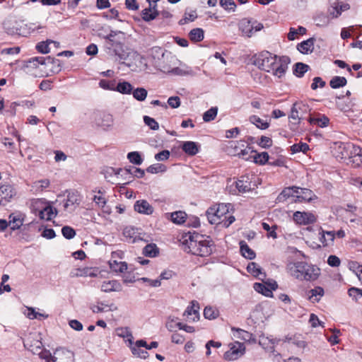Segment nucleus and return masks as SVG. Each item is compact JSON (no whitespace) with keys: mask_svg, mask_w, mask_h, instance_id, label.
I'll use <instances>...</instances> for the list:
<instances>
[{"mask_svg":"<svg viewBox=\"0 0 362 362\" xmlns=\"http://www.w3.org/2000/svg\"><path fill=\"white\" fill-rule=\"evenodd\" d=\"M286 270L290 276L300 281H313L320 274L319 268L303 261L288 263Z\"/></svg>","mask_w":362,"mask_h":362,"instance_id":"f257e3e1","label":"nucleus"},{"mask_svg":"<svg viewBox=\"0 0 362 362\" xmlns=\"http://www.w3.org/2000/svg\"><path fill=\"white\" fill-rule=\"evenodd\" d=\"M189 252L200 257H208L213 252L214 243L209 236L194 233L185 240Z\"/></svg>","mask_w":362,"mask_h":362,"instance_id":"f03ea898","label":"nucleus"},{"mask_svg":"<svg viewBox=\"0 0 362 362\" xmlns=\"http://www.w3.org/2000/svg\"><path fill=\"white\" fill-rule=\"evenodd\" d=\"M124 33L119 30H110L109 34L100 33V37L105 40V47L108 53L117 56L120 59H125L123 49Z\"/></svg>","mask_w":362,"mask_h":362,"instance_id":"7ed1b4c3","label":"nucleus"},{"mask_svg":"<svg viewBox=\"0 0 362 362\" xmlns=\"http://www.w3.org/2000/svg\"><path fill=\"white\" fill-rule=\"evenodd\" d=\"M46 362H72L73 353L64 349H57L52 356L49 350L41 349L38 353Z\"/></svg>","mask_w":362,"mask_h":362,"instance_id":"20e7f679","label":"nucleus"},{"mask_svg":"<svg viewBox=\"0 0 362 362\" xmlns=\"http://www.w3.org/2000/svg\"><path fill=\"white\" fill-rule=\"evenodd\" d=\"M33 210L38 214L40 219L50 221L57 214L56 209L45 203L42 199H35L32 202Z\"/></svg>","mask_w":362,"mask_h":362,"instance_id":"39448f33","label":"nucleus"},{"mask_svg":"<svg viewBox=\"0 0 362 362\" xmlns=\"http://www.w3.org/2000/svg\"><path fill=\"white\" fill-rule=\"evenodd\" d=\"M275 59L276 54H273L268 51H262L253 57V64L259 69L270 73V69L275 62Z\"/></svg>","mask_w":362,"mask_h":362,"instance_id":"423d86ee","label":"nucleus"},{"mask_svg":"<svg viewBox=\"0 0 362 362\" xmlns=\"http://www.w3.org/2000/svg\"><path fill=\"white\" fill-rule=\"evenodd\" d=\"M230 204H219L207 209L206 215L211 224H220L228 214Z\"/></svg>","mask_w":362,"mask_h":362,"instance_id":"0eeeda50","label":"nucleus"},{"mask_svg":"<svg viewBox=\"0 0 362 362\" xmlns=\"http://www.w3.org/2000/svg\"><path fill=\"white\" fill-rule=\"evenodd\" d=\"M339 148L350 151V153H347L346 155L342 153V157L349 156L350 162L355 167L362 166V148L350 143H341Z\"/></svg>","mask_w":362,"mask_h":362,"instance_id":"6e6552de","label":"nucleus"},{"mask_svg":"<svg viewBox=\"0 0 362 362\" xmlns=\"http://www.w3.org/2000/svg\"><path fill=\"white\" fill-rule=\"evenodd\" d=\"M275 62L273 64L272 68L270 69V73L273 76L281 78L285 76L288 64L291 63V59L287 56L279 57L276 55Z\"/></svg>","mask_w":362,"mask_h":362,"instance_id":"1a4fd4ad","label":"nucleus"},{"mask_svg":"<svg viewBox=\"0 0 362 362\" xmlns=\"http://www.w3.org/2000/svg\"><path fill=\"white\" fill-rule=\"evenodd\" d=\"M233 186H230V192L236 194H244L246 192H251L255 188V185L252 184L248 176H241L239 180L235 182V189H233Z\"/></svg>","mask_w":362,"mask_h":362,"instance_id":"9d476101","label":"nucleus"},{"mask_svg":"<svg viewBox=\"0 0 362 362\" xmlns=\"http://www.w3.org/2000/svg\"><path fill=\"white\" fill-rule=\"evenodd\" d=\"M4 29L9 35H18L20 36H27L30 33V28L27 24L23 22L14 21L13 23L7 22L4 24Z\"/></svg>","mask_w":362,"mask_h":362,"instance_id":"9b49d317","label":"nucleus"},{"mask_svg":"<svg viewBox=\"0 0 362 362\" xmlns=\"http://www.w3.org/2000/svg\"><path fill=\"white\" fill-rule=\"evenodd\" d=\"M280 342L282 344V339L272 338L271 337H262L260 338L259 344L267 352L272 353L276 361L279 362L281 355L276 352L275 346Z\"/></svg>","mask_w":362,"mask_h":362,"instance_id":"f8f14e48","label":"nucleus"},{"mask_svg":"<svg viewBox=\"0 0 362 362\" xmlns=\"http://www.w3.org/2000/svg\"><path fill=\"white\" fill-rule=\"evenodd\" d=\"M245 347L243 344L235 342L230 344V349L224 353L223 358L226 361H235L242 356L245 353Z\"/></svg>","mask_w":362,"mask_h":362,"instance_id":"ddd939ff","label":"nucleus"},{"mask_svg":"<svg viewBox=\"0 0 362 362\" xmlns=\"http://www.w3.org/2000/svg\"><path fill=\"white\" fill-rule=\"evenodd\" d=\"M81 202V197L77 191L69 192L66 202L64 204V209L69 212L74 211Z\"/></svg>","mask_w":362,"mask_h":362,"instance_id":"4468645a","label":"nucleus"},{"mask_svg":"<svg viewBox=\"0 0 362 362\" xmlns=\"http://www.w3.org/2000/svg\"><path fill=\"white\" fill-rule=\"evenodd\" d=\"M123 235L126 239L132 243H135L139 241H148L144 239L145 234L140 233L138 228L132 226H127L123 230Z\"/></svg>","mask_w":362,"mask_h":362,"instance_id":"2eb2a0df","label":"nucleus"},{"mask_svg":"<svg viewBox=\"0 0 362 362\" xmlns=\"http://www.w3.org/2000/svg\"><path fill=\"white\" fill-rule=\"evenodd\" d=\"M13 187L9 184L0 186V205L5 206L16 195Z\"/></svg>","mask_w":362,"mask_h":362,"instance_id":"dca6fc26","label":"nucleus"},{"mask_svg":"<svg viewBox=\"0 0 362 362\" xmlns=\"http://www.w3.org/2000/svg\"><path fill=\"white\" fill-rule=\"evenodd\" d=\"M278 287V285L275 281L265 285L262 283H255L253 288L254 289L262 295L267 297L272 296V291H275Z\"/></svg>","mask_w":362,"mask_h":362,"instance_id":"f3484780","label":"nucleus"},{"mask_svg":"<svg viewBox=\"0 0 362 362\" xmlns=\"http://www.w3.org/2000/svg\"><path fill=\"white\" fill-rule=\"evenodd\" d=\"M293 220L300 225H307L315 222V216L308 212L296 211L293 214Z\"/></svg>","mask_w":362,"mask_h":362,"instance_id":"a211bd4d","label":"nucleus"},{"mask_svg":"<svg viewBox=\"0 0 362 362\" xmlns=\"http://www.w3.org/2000/svg\"><path fill=\"white\" fill-rule=\"evenodd\" d=\"M134 210L139 214L151 215L153 212V206L144 199L138 200L134 206Z\"/></svg>","mask_w":362,"mask_h":362,"instance_id":"6ab92c4d","label":"nucleus"},{"mask_svg":"<svg viewBox=\"0 0 362 362\" xmlns=\"http://www.w3.org/2000/svg\"><path fill=\"white\" fill-rule=\"evenodd\" d=\"M55 62H58V60L51 57H35L30 59L27 62V66H33L34 68H37L38 64H52L55 63Z\"/></svg>","mask_w":362,"mask_h":362,"instance_id":"aec40b11","label":"nucleus"},{"mask_svg":"<svg viewBox=\"0 0 362 362\" xmlns=\"http://www.w3.org/2000/svg\"><path fill=\"white\" fill-rule=\"evenodd\" d=\"M294 194H296V195L299 194V187L296 186L286 187L278 195L276 198V202H284L288 198L293 197Z\"/></svg>","mask_w":362,"mask_h":362,"instance_id":"412c9836","label":"nucleus"},{"mask_svg":"<svg viewBox=\"0 0 362 362\" xmlns=\"http://www.w3.org/2000/svg\"><path fill=\"white\" fill-rule=\"evenodd\" d=\"M308 110V106L303 103H295L291 108V115L289 117L292 119H298V123L301 120V117L299 116V112H305Z\"/></svg>","mask_w":362,"mask_h":362,"instance_id":"4be33fe9","label":"nucleus"},{"mask_svg":"<svg viewBox=\"0 0 362 362\" xmlns=\"http://www.w3.org/2000/svg\"><path fill=\"white\" fill-rule=\"evenodd\" d=\"M90 310L94 313H100L116 310V307L113 303L107 304L105 302L98 301L95 305L90 306Z\"/></svg>","mask_w":362,"mask_h":362,"instance_id":"5701e85b","label":"nucleus"},{"mask_svg":"<svg viewBox=\"0 0 362 362\" xmlns=\"http://www.w3.org/2000/svg\"><path fill=\"white\" fill-rule=\"evenodd\" d=\"M315 38L310 37L304 40L297 45V49L302 54H308L312 52L314 49V44Z\"/></svg>","mask_w":362,"mask_h":362,"instance_id":"b1692460","label":"nucleus"},{"mask_svg":"<svg viewBox=\"0 0 362 362\" xmlns=\"http://www.w3.org/2000/svg\"><path fill=\"white\" fill-rule=\"evenodd\" d=\"M182 149L186 154L192 156L198 153L199 146L196 142L188 141L182 143Z\"/></svg>","mask_w":362,"mask_h":362,"instance_id":"393cba45","label":"nucleus"},{"mask_svg":"<svg viewBox=\"0 0 362 362\" xmlns=\"http://www.w3.org/2000/svg\"><path fill=\"white\" fill-rule=\"evenodd\" d=\"M101 290L104 292L120 291L122 286L119 282L115 280L104 281L101 285Z\"/></svg>","mask_w":362,"mask_h":362,"instance_id":"a878e982","label":"nucleus"},{"mask_svg":"<svg viewBox=\"0 0 362 362\" xmlns=\"http://www.w3.org/2000/svg\"><path fill=\"white\" fill-rule=\"evenodd\" d=\"M239 28L242 33L248 37L254 34L252 22L250 20L243 19L239 24Z\"/></svg>","mask_w":362,"mask_h":362,"instance_id":"bb28decb","label":"nucleus"},{"mask_svg":"<svg viewBox=\"0 0 362 362\" xmlns=\"http://www.w3.org/2000/svg\"><path fill=\"white\" fill-rule=\"evenodd\" d=\"M8 219V226L12 230L20 228L23 223V219L21 214H11L9 216Z\"/></svg>","mask_w":362,"mask_h":362,"instance_id":"cd10ccee","label":"nucleus"},{"mask_svg":"<svg viewBox=\"0 0 362 362\" xmlns=\"http://www.w3.org/2000/svg\"><path fill=\"white\" fill-rule=\"evenodd\" d=\"M282 345L284 346L285 348L296 346L300 349H303L306 346V342L303 340L297 339L295 337H286L285 339L282 340Z\"/></svg>","mask_w":362,"mask_h":362,"instance_id":"c85d7f7f","label":"nucleus"},{"mask_svg":"<svg viewBox=\"0 0 362 362\" xmlns=\"http://www.w3.org/2000/svg\"><path fill=\"white\" fill-rule=\"evenodd\" d=\"M231 330L233 332V335L235 337L240 339L243 341H250L254 339L252 334L249 332L235 327H232Z\"/></svg>","mask_w":362,"mask_h":362,"instance_id":"c756f323","label":"nucleus"},{"mask_svg":"<svg viewBox=\"0 0 362 362\" xmlns=\"http://www.w3.org/2000/svg\"><path fill=\"white\" fill-rule=\"evenodd\" d=\"M239 244L241 255L244 257L248 259H253L255 258V252L252 249L250 248V247L244 240H241Z\"/></svg>","mask_w":362,"mask_h":362,"instance_id":"7c9ffc66","label":"nucleus"},{"mask_svg":"<svg viewBox=\"0 0 362 362\" xmlns=\"http://www.w3.org/2000/svg\"><path fill=\"white\" fill-rule=\"evenodd\" d=\"M310 69V66L303 62H297L294 64L293 69V74L298 78H301Z\"/></svg>","mask_w":362,"mask_h":362,"instance_id":"2f4dec72","label":"nucleus"},{"mask_svg":"<svg viewBox=\"0 0 362 362\" xmlns=\"http://www.w3.org/2000/svg\"><path fill=\"white\" fill-rule=\"evenodd\" d=\"M141 18L146 22L154 20L158 16V11L155 8L152 11L151 4L148 8H146L141 11Z\"/></svg>","mask_w":362,"mask_h":362,"instance_id":"473e14b6","label":"nucleus"},{"mask_svg":"<svg viewBox=\"0 0 362 362\" xmlns=\"http://www.w3.org/2000/svg\"><path fill=\"white\" fill-rule=\"evenodd\" d=\"M95 118H98L99 119H102V121H96V124L98 126L105 127H110L112 123V116L109 114H101L97 113L95 114Z\"/></svg>","mask_w":362,"mask_h":362,"instance_id":"72a5a7b5","label":"nucleus"},{"mask_svg":"<svg viewBox=\"0 0 362 362\" xmlns=\"http://www.w3.org/2000/svg\"><path fill=\"white\" fill-rule=\"evenodd\" d=\"M308 121L310 124H316L322 128L328 126L329 119L327 116L322 115L320 117H309Z\"/></svg>","mask_w":362,"mask_h":362,"instance_id":"f704fd0d","label":"nucleus"},{"mask_svg":"<svg viewBox=\"0 0 362 362\" xmlns=\"http://www.w3.org/2000/svg\"><path fill=\"white\" fill-rule=\"evenodd\" d=\"M189 37L192 42H201L204 37V31L202 28H194L189 31Z\"/></svg>","mask_w":362,"mask_h":362,"instance_id":"c9c22d12","label":"nucleus"},{"mask_svg":"<svg viewBox=\"0 0 362 362\" xmlns=\"http://www.w3.org/2000/svg\"><path fill=\"white\" fill-rule=\"evenodd\" d=\"M143 254L146 257H156L159 254V248L154 243L148 244L144 247Z\"/></svg>","mask_w":362,"mask_h":362,"instance_id":"e433bc0d","label":"nucleus"},{"mask_svg":"<svg viewBox=\"0 0 362 362\" xmlns=\"http://www.w3.org/2000/svg\"><path fill=\"white\" fill-rule=\"evenodd\" d=\"M324 295V289L320 286H317L308 291V298L313 302H318Z\"/></svg>","mask_w":362,"mask_h":362,"instance_id":"4c0bfd02","label":"nucleus"},{"mask_svg":"<svg viewBox=\"0 0 362 362\" xmlns=\"http://www.w3.org/2000/svg\"><path fill=\"white\" fill-rule=\"evenodd\" d=\"M133 90V86L127 81L119 82L116 85L115 91L122 94H131Z\"/></svg>","mask_w":362,"mask_h":362,"instance_id":"58836bf2","label":"nucleus"},{"mask_svg":"<svg viewBox=\"0 0 362 362\" xmlns=\"http://www.w3.org/2000/svg\"><path fill=\"white\" fill-rule=\"evenodd\" d=\"M346 83L347 80L344 76H334L329 81V86L334 89L344 87Z\"/></svg>","mask_w":362,"mask_h":362,"instance_id":"ea45409f","label":"nucleus"},{"mask_svg":"<svg viewBox=\"0 0 362 362\" xmlns=\"http://www.w3.org/2000/svg\"><path fill=\"white\" fill-rule=\"evenodd\" d=\"M249 120L251 123L255 124L257 128L260 129H266L269 127V122L262 120L257 115L250 116Z\"/></svg>","mask_w":362,"mask_h":362,"instance_id":"a19ab883","label":"nucleus"},{"mask_svg":"<svg viewBox=\"0 0 362 362\" xmlns=\"http://www.w3.org/2000/svg\"><path fill=\"white\" fill-rule=\"evenodd\" d=\"M170 217L171 221L174 223L182 224L185 221L187 218V214L184 211H178L171 213Z\"/></svg>","mask_w":362,"mask_h":362,"instance_id":"79ce46f5","label":"nucleus"},{"mask_svg":"<svg viewBox=\"0 0 362 362\" xmlns=\"http://www.w3.org/2000/svg\"><path fill=\"white\" fill-rule=\"evenodd\" d=\"M199 308L198 304L195 305L194 302H192V305L187 308L183 315L187 317L194 315L192 320L194 321L196 318L199 317Z\"/></svg>","mask_w":362,"mask_h":362,"instance_id":"37998d69","label":"nucleus"},{"mask_svg":"<svg viewBox=\"0 0 362 362\" xmlns=\"http://www.w3.org/2000/svg\"><path fill=\"white\" fill-rule=\"evenodd\" d=\"M313 194V192L310 189L299 187V194L296 195V198L299 201H310L312 200Z\"/></svg>","mask_w":362,"mask_h":362,"instance_id":"c03bdc74","label":"nucleus"},{"mask_svg":"<svg viewBox=\"0 0 362 362\" xmlns=\"http://www.w3.org/2000/svg\"><path fill=\"white\" fill-rule=\"evenodd\" d=\"M255 154L252 156L253 160L255 163L259 164V165H264L267 162H268L269 156L268 153L267 152H262L259 153H257V152L255 153Z\"/></svg>","mask_w":362,"mask_h":362,"instance_id":"a18cd8bd","label":"nucleus"},{"mask_svg":"<svg viewBox=\"0 0 362 362\" xmlns=\"http://www.w3.org/2000/svg\"><path fill=\"white\" fill-rule=\"evenodd\" d=\"M218 113V107H211L207 111H206L203 115V120L205 122H209L213 121Z\"/></svg>","mask_w":362,"mask_h":362,"instance_id":"49530a36","label":"nucleus"},{"mask_svg":"<svg viewBox=\"0 0 362 362\" xmlns=\"http://www.w3.org/2000/svg\"><path fill=\"white\" fill-rule=\"evenodd\" d=\"M133 97L138 101L146 100L148 92L144 88H137L132 92Z\"/></svg>","mask_w":362,"mask_h":362,"instance_id":"de8ad7c7","label":"nucleus"},{"mask_svg":"<svg viewBox=\"0 0 362 362\" xmlns=\"http://www.w3.org/2000/svg\"><path fill=\"white\" fill-rule=\"evenodd\" d=\"M24 346H29V349L33 354H37L42 348V343L40 340L36 339L33 343L29 344V341L27 339L26 341L24 342Z\"/></svg>","mask_w":362,"mask_h":362,"instance_id":"09e8293b","label":"nucleus"},{"mask_svg":"<svg viewBox=\"0 0 362 362\" xmlns=\"http://www.w3.org/2000/svg\"><path fill=\"white\" fill-rule=\"evenodd\" d=\"M197 18V14L196 11H191L190 12H188L187 11H186L185 12L183 18L180 20L179 24L184 25L189 22H193Z\"/></svg>","mask_w":362,"mask_h":362,"instance_id":"8fccbe9b","label":"nucleus"},{"mask_svg":"<svg viewBox=\"0 0 362 362\" xmlns=\"http://www.w3.org/2000/svg\"><path fill=\"white\" fill-rule=\"evenodd\" d=\"M306 28L303 26H299L297 29L291 28L288 33V39L289 40H293L297 35H304L306 33Z\"/></svg>","mask_w":362,"mask_h":362,"instance_id":"3c124183","label":"nucleus"},{"mask_svg":"<svg viewBox=\"0 0 362 362\" xmlns=\"http://www.w3.org/2000/svg\"><path fill=\"white\" fill-rule=\"evenodd\" d=\"M204 316L209 320L216 319L218 316V310L213 307L206 306L204 310Z\"/></svg>","mask_w":362,"mask_h":362,"instance_id":"603ef678","label":"nucleus"},{"mask_svg":"<svg viewBox=\"0 0 362 362\" xmlns=\"http://www.w3.org/2000/svg\"><path fill=\"white\" fill-rule=\"evenodd\" d=\"M127 158L130 163L135 165H141L143 162V159L138 151L129 152L127 154Z\"/></svg>","mask_w":362,"mask_h":362,"instance_id":"864d4df0","label":"nucleus"},{"mask_svg":"<svg viewBox=\"0 0 362 362\" xmlns=\"http://www.w3.org/2000/svg\"><path fill=\"white\" fill-rule=\"evenodd\" d=\"M132 168L133 167L129 166V168H126L124 169L119 168L117 170L112 168H110L107 170V173L110 174L114 173L115 175H119L122 173V175H132L133 177Z\"/></svg>","mask_w":362,"mask_h":362,"instance_id":"5fc2aeb1","label":"nucleus"},{"mask_svg":"<svg viewBox=\"0 0 362 362\" xmlns=\"http://www.w3.org/2000/svg\"><path fill=\"white\" fill-rule=\"evenodd\" d=\"M26 316L30 320H34V319L40 320L41 317H43V318L48 317V315L36 312L33 308H28V313H26Z\"/></svg>","mask_w":362,"mask_h":362,"instance_id":"6e6d98bb","label":"nucleus"},{"mask_svg":"<svg viewBox=\"0 0 362 362\" xmlns=\"http://www.w3.org/2000/svg\"><path fill=\"white\" fill-rule=\"evenodd\" d=\"M220 6L223 7L227 11H235L236 4L233 0H220Z\"/></svg>","mask_w":362,"mask_h":362,"instance_id":"4d7b16f0","label":"nucleus"},{"mask_svg":"<svg viewBox=\"0 0 362 362\" xmlns=\"http://www.w3.org/2000/svg\"><path fill=\"white\" fill-rule=\"evenodd\" d=\"M291 150L293 153L298 152L305 153L309 150V146L306 143L295 144L291 146Z\"/></svg>","mask_w":362,"mask_h":362,"instance_id":"13d9d810","label":"nucleus"},{"mask_svg":"<svg viewBox=\"0 0 362 362\" xmlns=\"http://www.w3.org/2000/svg\"><path fill=\"white\" fill-rule=\"evenodd\" d=\"M110 267L116 272L122 273L127 269V264L124 262H117L116 261H114L113 263H110Z\"/></svg>","mask_w":362,"mask_h":362,"instance_id":"bf43d9fd","label":"nucleus"},{"mask_svg":"<svg viewBox=\"0 0 362 362\" xmlns=\"http://www.w3.org/2000/svg\"><path fill=\"white\" fill-rule=\"evenodd\" d=\"M146 171L149 173L155 174L159 172H165L166 167L160 163H156L148 166L146 168Z\"/></svg>","mask_w":362,"mask_h":362,"instance_id":"052dcab7","label":"nucleus"},{"mask_svg":"<svg viewBox=\"0 0 362 362\" xmlns=\"http://www.w3.org/2000/svg\"><path fill=\"white\" fill-rule=\"evenodd\" d=\"M247 270L254 276H258L261 274L260 267L255 262H250L247 267Z\"/></svg>","mask_w":362,"mask_h":362,"instance_id":"680f3d73","label":"nucleus"},{"mask_svg":"<svg viewBox=\"0 0 362 362\" xmlns=\"http://www.w3.org/2000/svg\"><path fill=\"white\" fill-rule=\"evenodd\" d=\"M99 86L100 88L105 90H115L116 88L115 81H107L105 79H102L99 82Z\"/></svg>","mask_w":362,"mask_h":362,"instance_id":"e2e57ef3","label":"nucleus"},{"mask_svg":"<svg viewBox=\"0 0 362 362\" xmlns=\"http://www.w3.org/2000/svg\"><path fill=\"white\" fill-rule=\"evenodd\" d=\"M144 122L152 130H158L159 129L158 123L149 116H144Z\"/></svg>","mask_w":362,"mask_h":362,"instance_id":"0e129e2a","label":"nucleus"},{"mask_svg":"<svg viewBox=\"0 0 362 362\" xmlns=\"http://www.w3.org/2000/svg\"><path fill=\"white\" fill-rule=\"evenodd\" d=\"M317 26H326L329 23V17L325 14H319L315 18Z\"/></svg>","mask_w":362,"mask_h":362,"instance_id":"69168bd1","label":"nucleus"},{"mask_svg":"<svg viewBox=\"0 0 362 362\" xmlns=\"http://www.w3.org/2000/svg\"><path fill=\"white\" fill-rule=\"evenodd\" d=\"M62 233L63 236L66 239H71L76 235L75 230L70 226H64L62 228Z\"/></svg>","mask_w":362,"mask_h":362,"instance_id":"338daca9","label":"nucleus"},{"mask_svg":"<svg viewBox=\"0 0 362 362\" xmlns=\"http://www.w3.org/2000/svg\"><path fill=\"white\" fill-rule=\"evenodd\" d=\"M49 45V40H47L46 42H44V41L40 42L37 44L36 49L42 54H47L50 51Z\"/></svg>","mask_w":362,"mask_h":362,"instance_id":"774afa93","label":"nucleus"}]
</instances>
